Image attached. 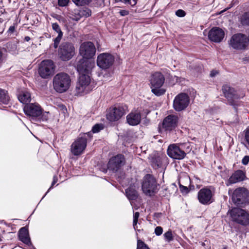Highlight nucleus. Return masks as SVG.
Instances as JSON below:
<instances>
[{
  "mask_svg": "<svg viewBox=\"0 0 249 249\" xmlns=\"http://www.w3.org/2000/svg\"><path fill=\"white\" fill-rule=\"evenodd\" d=\"M25 113L34 121H46L50 117L49 112H42L40 106L37 103L27 104L24 107Z\"/></svg>",
  "mask_w": 249,
  "mask_h": 249,
  "instance_id": "obj_1",
  "label": "nucleus"
},
{
  "mask_svg": "<svg viewBox=\"0 0 249 249\" xmlns=\"http://www.w3.org/2000/svg\"><path fill=\"white\" fill-rule=\"evenodd\" d=\"M71 79L70 76L64 72L56 74L53 78V86L56 91L63 93L66 91L70 88Z\"/></svg>",
  "mask_w": 249,
  "mask_h": 249,
  "instance_id": "obj_2",
  "label": "nucleus"
},
{
  "mask_svg": "<svg viewBox=\"0 0 249 249\" xmlns=\"http://www.w3.org/2000/svg\"><path fill=\"white\" fill-rule=\"evenodd\" d=\"M151 91L157 96L164 94L165 90L161 88L164 82V76L159 72L153 73L150 78Z\"/></svg>",
  "mask_w": 249,
  "mask_h": 249,
  "instance_id": "obj_3",
  "label": "nucleus"
},
{
  "mask_svg": "<svg viewBox=\"0 0 249 249\" xmlns=\"http://www.w3.org/2000/svg\"><path fill=\"white\" fill-rule=\"evenodd\" d=\"M93 89L91 84V79L89 74L80 75L76 86V94L78 95L87 94Z\"/></svg>",
  "mask_w": 249,
  "mask_h": 249,
  "instance_id": "obj_4",
  "label": "nucleus"
},
{
  "mask_svg": "<svg viewBox=\"0 0 249 249\" xmlns=\"http://www.w3.org/2000/svg\"><path fill=\"white\" fill-rule=\"evenodd\" d=\"M90 133H85L80 136L72 143L71 152L74 156L80 155L85 150L87 143L88 137H90Z\"/></svg>",
  "mask_w": 249,
  "mask_h": 249,
  "instance_id": "obj_5",
  "label": "nucleus"
},
{
  "mask_svg": "<svg viewBox=\"0 0 249 249\" xmlns=\"http://www.w3.org/2000/svg\"><path fill=\"white\" fill-rule=\"evenodd\" d=\"M127 107L125 105H116L110 107L107 114V118L111 122L119 120L124 115Z\"/></svg>",
  "mask_w": 249,
  "mask_h": 249,
  "instance_id": "obj_6",
  "label": "nucleus"
},
{
  "mask_svg": "<svg viewBox=\"0 0 249 249\" xmlns=\"http://www.w3.org/2000/svg\"><path fill=\"white\" fill-rule=\"evenodd\" d=\"M142 189L146 195L151 196L156 192L157 183L154 177L150 174L146 175L143 179Z\"/></svg>",
  "mask_w": 249,
  "mask_h": 249,
  "instance_id": "obj_7",
  "label": "nucleus"
},
{
  "mask_svg": "<svg viewBox=\"0 0 249 249\" xmlns=\"http://www.w3.org/2000/svg\"><path fill=\"white\" fill-rule=\"evenodd\" d=\"M75 54V48L72 43L64 42L59 46L58 54L63 61L71 59Z\"/></svg>",
  "mask_w": 249,
  "mask_h": 249,
  "instance_id": "obj_8",
  "label": "nucleus"
},
{
  "mask_svg": "<svg viewBox=\"0 0 249 249\" xmlns=\"http://www.w3.org/2000/svg\"><path fill=\"white\" fill-rule=\"evenodd\" d=\"M232 220L242 225L249 224V213L244 210L240 208H233L230 212Z\"/></svg>",
  "mask_w": 249,
  "mask_h": 249,
  "instance_id": "obj_9",
  "label": "nucleus"
},
{
  "mask_svg": "<svg viewBox=\"0 0 249 249\" xmlns=\"http://www.w3.org/2000/svg\"><path fill=\"white\" fill-rule=\"evenodd\" d=\"M232 199L237 205L245 204L249 202V192L245 188H238L233 191Z\"/></svg>",
  "mask_w": 249,
  "mask_h": 249,
  "instance_id": "obj_10",
  "label": "nucleus"
},
{
  "mask_svg": "<svg viewBox=\"0 0 249 249\" xmlns=\"http://www.w3.org/2000/svg\"><path fill=\"white\" fill-rule=\"evenodd\" d=\"M151 166L155 169L163 168L168 163V158L164 154L155 153L148 157Z\"/></svg>",
  "mask_w": 249,
  "mask_h": 249,
  "instance_id": "obj_11",
  "label": "nucleus"
},
{
  "mask_svg": "<svg viewBox=\"0 0 249 249\" xmlns=\"http://www.w3.org/2000/svg\"><path fill=\"white\" fill-rule=\"evenodd\" d=\"M214 191L210 188L204 187L198 192L197 198L203 205H209L214 201Z\"/></svg>",
  "mask_w": 249,
  "mask_h": 249,
  "instance_id": "obj_12",
  "label": "nucleus"
},
{
  "mask_svg": "<svg viewBox=\"0 0 249 249\" xmlns=\"http://www.w3.org/2000/svg\"><path fill=\"white\" fill-rule=\"evenodd\" d=\"M96 48L94 44L90 41L82 43L79 48V54L84 59L92 58L95 54Z\"/></svg>",
  "mask_w": 249,
  "mask_h": 249,
  "instance_id": "obj_13",
  "label": "nucleus"
},
{
  "mask_svg": "<svg viewBox=\"0 0 249 249\" xmlns=\"http://www.w3.org/2000/svg\"><path fill=\"white\" fill-rule=\"evenodd\" d=\"M54 65L53 61L45 60L42 61L39 66L38 73L43 78H47L53 74Z\"/></svg>",
  "mask_w": 249,
  "mask_h": 249,
  "instance_id": "obj_14",
  "label": "nucleus"
},
{
  "mask_svg": "<svg viewBox=\"0 0 249 249\" xmlns=\"http://www.w3.org/2000/svg\"><path fill=\"white\" fill-rule=\"evenodd\" d=\"M190 98L188 95L184 93H180L176 96L173 102V107L175 110L180 111L185 109L189 105Z\"/></svg>",
  "mask_w": 249,
  "mask_h": 249,
  "instance_id": "obj_15",
  "label": "nucleus"
},
{
  "mask_svg": "<svg viewBox=\"0 0 249 249\" xmlns=\"http://www.w3.org/2000/svg\"><path fill=\"white\" fill-rule=\"evenodd\" d=\"M248 43V39L246 36L241 34L233 35L230 40V45L235 49H244Z\"/></svg>",
  "mask_w": 249,
  "mask_h": 249,
  "instance_id": "obj_16",
  "label": "nucleus"
},
{
  "mask_svg": "<svg viewBox=\"0 0 249 249\" xmlns=\"http://www.w3.org/2000/svg\"><path fill=\"white\" fill-rule=\"evenodd\" d=\"M114 58L112 55L108 53H100L97 58V66L102 69H107L113 64Z\"/></svg>",
  "mask_w": 249,
  "mask_h": 249,
  "instance_id": "obj_17",
  "label": "nucleus"
},
{
  "mask_svg": "<svg viewBox=\"0 0 249 249\" xmlns=\"http://www.w3.org/2000/svg\"><path fill=\"white\" fill-rule=\"evenodd\" d=\"M183 144L178 145L177 144H170L167 150L168 155L174 159L182 160L186 156L185 152L180 147Z\"/></svg>",
  "mask_w": 249,
  "mask_h": 249,
  "instance_id": "obj_18",
  "label": "nucleus"
},
{
  "mask_svg": "<svg viewBox=\"0 0 249 249\" xmlns=\"http://www.w3.org/2000/svg\"><path fill=\"white\" fill-rule=\"evenodd\" d=\"M94 67V63L89 60L81 59L77 64V70L80 75L89 74Z\"/></svg>",
  "mask_w": 249,
  "mask_h": 249,
  "instance_id": "obj_19",
  "label": "nucleus"
},
{
  "mask_svg": "<svg viewBox=\"0 0 249 249\" xmlns=\"http://www.w3.org/2000/svg\"><path fill=\"white\" fill-rule=\"evenodd\" d=\"M125 163L124 157L119 154L111 158L108 163V168L113 172L118 171Z\"/></svg>",
  "mask_w": 249,
  "mask_h": 249,
  "instance_id": "obj_20",
  "label": "nucleus"
},
{
  "mask_svg": "<svg viewBox=\"0 0 249 249\" xmlns=\"http://www.w3.org/2000/svg\"><path fill=\"white\" fill-rule=\"evenodd\" d=\"M224 35V32L221 29L213 27L209 32L208 38L211 41L219 43L222 40Z\"/></svg>",
  "mask_w": 249,
  "mask_h": 249,
  "instance_id": "obj_21",
  "label": "nucleus"
},
{
  "mask_svg": "<svg viewBox=\"0 0 249 249\" xmlns=\"http://www.w3.org/2000/svg\"><path fill=\"white\" fill-rule=\"evenodd\" d=\"M178 118L175 115H169L165 117L162 122V127L166 130H171L178 125Z\"/></svg>",
  "mask_w": 249,
  "mask_h": 249,
  "instance_id": "obj_22",
  "label": "nucleus"
},
{
  "mask_svg": "<svg viewBox=\"0 0 249 249\" xmlns=\"http://www.w3.org/2000/svg\"><path fill=\"white\" fill-rule=\"evenodd\" d=\"M246 178V174L242 170H238L235 171L231 176L230 178L226 182L227 186L241 182Z\"/></svg>",
  "mask_w": 249,
  "mask_h": 249,
  "instance_id": "obj_23",
  "label": "nucleus"
},
{
  "mask_svg": "<svg viewBox=\"0 0 249 249\" xmlns=\"http://www.w3.org/2000/svg\"><path fill=\"white\" fill-rule=\"evenodd\" d=\"M222 91L225 97L231 102L234 99H238L239 96L237 95L235 89L228 85H224L222 87Z\"/></svg>",
  "mask_w": 249,
  "mask_h": 249,
  "instance_id": "obj_24",
  "label": "nucleus"
},
{
  "mask_svg": "<svg viewBox=\"0 0 249 249\" xmlns=\"http://www.w3.org/2000/svg\"><path fill=\"white\" fill-rule=\"evenodd\" d=\"M141 120V115L139 112H131L126 116L127 123L132 126L138 124Z\"/></svg>",
  "mask_w": 249,
  "mask_h": 249,
  "instance_id": "obj_25",
  "label": "nucleus"
},
{
  "mask_svg": "<svg viewBox=\"0 0 249 249\" xmlns=\"http://www.w3.org/2000/svg\"><path fill=\"white\" fill-rule=\"evenodd\" d=\"M19 238L24 244L29 245L31 240L29 235L28 229L26 227L21 228L19 231Z\"/></svg>",
  "mask_w": 249,
  "mask_h": 249,
  "instance_id": "obj_26",
  "label": "nucleus"
},
{
  "mask_svg": "<svg viewBox=\"0 0 249 249\" xmlns=\"http://www.w3.org/2000/svg\"><path fill=\"white\" fill-rule=\"evenodd\" d=\"M19 101L23 104H26L31 101V94L27 90H23L18 95Z\"/></svg>",
  "mask_w": 249,
  "mask_h": 249,
  "instance_id": "obj_27",
  "label": "nucleus"
},
{
  "mask_svg": "<svg viewBox=\"0 0 249 249\" xmlns=\"http://www.w3.org/2000/svg\"><path fill=\"white\" fill-rule=\"evenodd\" d=\"M125 194L129 200H136L138 197V193L135 189L129 187L125 190Z\"/></svg>",
  "mask_w": 249,
  "mask_h": 249,
  "instance_id": "obj_28",
  "label": "nucleus"
},
{
  "mask_svg": "<svg viewBox=\"0 0 249 249\" xmlns=\"http://www.w3.org/2000/svg\"><path fill=\"white\" fill-rule=\"evenodd\" d=\"M9 100V97L7 91L0 89V104H7Z\"/></svg>",
  "mask_w": 249,
  "mask_h": 249,
  "instance_id": "obj_29",
  "label": "nucleus"
},
{
  "mask_svg": "<svg viewBox=\"0 0 249 249\" xmlns=\"http://www.w3.org/2000/svg\"><path fill=\"white\" fill-rule=\"evenodd\" d=\"M240 21L243 25L249 26V12H246L242 15Z\"/></svg>",
  "mask_w": 249,
  "mask_h": 249,
  "instance_id": "obj_30",
  "label": "nucleus"
},
{
  "mask_svg": "<svg viewBox=\"0 0 249 249\" xmlns=\"http://www.w3.org/2000/svg\"><path fill=\"white\" fill-rule=\"evenodd\" d=\"M77 6H82L89 5L92 0H71Z\"/></svg>",
  "mask_w": 249,
  "mask_h": 249,
  "instance_id": "obj_31",
  "label": "nucleus"
},
{
  "mask_svg": "<svg viewBox=\"0 0 249 249\" xmlns=\"http://www.w3.org/2000/svg\"><path fill=\"white\" fill-rule=\"evenodd\" d=\"M244 145L245 147L248 148L249 147V126L244 131Z\"/></svg>",
  "mask_w": 249,
  "mask_h": 249,
  "instance_id": "obj_32",
  "label": "nucleus"
},
{
  "mask_svg": "<svg viewBox=\"0 0 249 249\" xmlns=\"http://www.w3.org/2000/svg\"><path fill=\"white\" fill-rule=\"evenodd\" d=\"M6 47L9 52L14 53L17 50V45L15 42H8L7 43Z\"/></svg>",
  "mask_w": 249,
  "mask_h": 249,
  "instance_id": "obj_33",
  "label": "nucleus"
},
{
  "mask_svg": "<svg viewBox=\"0 0 249 249\" xmlns=\"http://www.w3.org/2000/svg\"><path fill=\"white\" fill-rule=\"evenodd\" d=\"M91 10L88 8H85L79 11V14L80 17H88L91 15Z\"/></svg>",
  "mask_w": 249,
  "mask_h": 249,
  "instance_id": "obj_34",
  "label": "nucleus"
},
{
  "mask_svg": "<svg viewBox=\"0 0 249 249\" xmlns=\"http://www.w3.org/2000/svg\"><path fill=\"white\" fill-rule=\"evenodd\" d=\"M62 36H63V34H58L57 36L54 39V40H53L54 42L53 44V46L54 49L57 48V47L59 45V44L62 39Z\"/></svg>",
  "mask_w": 249,
  "mask_h": 249,
  "instance_id": "obj_35",
  "label": "nucleus"
},
{
  "mask_svg": "<svg viewBox=\"0 0 249 249\" xmlns=\"http://www.w3.org/2000/svg\"><path fill=\"white\" fill-rule=\"evenodd\" d=\"M165 239L168 242L173 240V235L171 231H168L164 234Z\"/></svg>",
  "mask_w": 249,
  "mask_h": 249,
  "instance_id": "obj_36",
  "label": "nucleus"
},
{
  "mask_svg": "<svg viewBox=\"0 0 249 249\" xmlns=\"http://www.w3.org/2000/svg\"><path fill=\"white\" fill-rule=\"evenodd\" d=\"M139 215H140V214H139V212H136L134 214L133 226L135 229H136V227L137 223H138V220Z\"/></svg>",
  "mask_w": 249,
  "mask_h": 249,
  "instance_id": "obj_37",
  "label": "nucleus"
},
{
  "mask_svg": "<svg viewBox=\"0 0 249 249\" xmlns=\"http://www.w3.org/2000/svg\"><path fill=\"white\" fill-rule=\"evenodd\" d=\"M102 129L103 126L102 124H96L92 127V131L93 133H97Z\"/></svg>",
  "mask_w": 249,
  "mask_h": 249,
  "instance_id": "obj_38",
  "label": "nucleus"
},
{
  "mask_svg": "<svg viewBox=\"0 0 249 249\" xmlns=\"http://www.w3.org/2000/svg\"><path fill=\"white\" fill-rule=\"evenodd\" d=\"M52 28L53 30H54L56 32L58 33V34H63L59 25L57 23H53L52 24Z\"/></svg>",
  "mask_w": 249,
  "mask_h": 249,
  "instance_id": "obj_39",
  "label": "nucleus"
},
{
  "mask_svg": "<svg viewBox=\"0 0 249 249\" xmlns=\"http://www.w3.org/2000/svg\"><path fill=\"white\" fill-rule=\"evenodd\" d=\"M146 245L142 240H138L137 249H143Z\"/></svg>",
  "mask_w": 249,
  "mask_h": 249,
  "instance_id": "obj_40",
  "label": "nucleus"
},
{
  "mask_svg": "<svg viewBox=\"0 0 249 249\" xmlns=\"http://www.w3.org/2000/svg\"><path fill=\"white\" fill-rule=\"evenodd\" d=\"M70 0H58V4L60 6L64 7L67 5Z\"/></svg>",
  "mask_w": 249,
  "mask_h": 249,
  "instance_id": "obj_41",
  "label": "nucleus"
},
{
  "mask_svg": "<svg viewBox=\"0 0 249 249\" xmlns=\"http://www.w3.org/2000/svg\"><path fill=\"white\" fill-rule=\"evenodd\" d=\"M176 15L178 17H184L186 13L183 10L178 9L176 12Z\"/></svg>",
  "mask_w": 249,
  "mask_h": 249,
  "instance_id": "obj_42",
  "label": "nucleus"
},
{
  "mask_svg": "<svg viewBox=\"0 0 249 249\" xmlns=\"http://www.w3.org/2000/svg\"><path fill=\"white\" fill-rule=\"evenodd\" d=\"M162 228L160 226L156 227L155 229V233L157 236L160 235L162 234Z\"/></svg>",
  "mask_w": 249,
  "mask_h": 249,
  "instance_id": "obj_43",
  "label": "nucleus"
},
{
  "mask_svg": "<svg viewBox=\"0 0 249 249\" xmlns=\"http://www.w3.org/2000/svg\"><path fill=\"white\" fill-rule=\"evenodd\" d=\"M179 188L181 192L183 193L187 194L189 191L188 188L187 187L184 186L181 184H179Z\"/></svg>",
  "mask_w": 249,
  "mask_h": 249,
  "instance_id": "obj_44",
  "label": "nucleus"
},
{
  "mask_svg": "<svg viewBox=\"0 0 249 249\" xmlns=\"http://www.w3.org/2000/svg\"><path fill=\"white\" fill-rule=\"evenodd\" d=\"M123 2L126 4H129L131 6H134L136 4L135 0H124Z\"/></svg>",
  "mask_w": 249,
  "mask_h": 249,
  "instance_id": "obj_45",
  "label": "nucleus"
},
{
  "mask_svg": "<svg viewBox=\"0 0 249 249\" xmlns=\"http://www.w3.org/2000/svg\"><path fill=\"white\" fill-rule=\"evenodd\" d=\"M249 162V156H245L242 160V163L244 165H247Z\"/></svg>",
  "mask_w": 249,
  "mask_h": 249,
  "instance_id": "obj_46",
  "label": "nucleus"
},
{
  "mask_svg": "<svg viewBox=\"0 0 249 249\" xmlns=\"http://www.w3.org/2000/svg\"><path fill=\"white\" fill-rule=\"evenodd\" d=\"M119 13L122 16H125L129 14V12L125 10H121Z\"/></svg>",
  "mask_w": 249,
  "mask_h": 249,
  "instance_id": "obj_47",
  "label": "nucleus"
},
{
  "mask_svg": "<svg viewBox=\"0 0 249 249\" xmlns=\"http://www.w3.org/2000/svg\"><path fill=\"white\" fill-rule=\"evenodd\" d=\"M15 31V27L14 26H11L9 29L8 30L7 32L9 33H13Z\"/></svg>",
  "mask_w": 249,
  "mask_h": 249,
  "instance_id": "obj_48",
  "label": "nucleus"
},
{
  "mask_svg": "<svg viewBox=\"0 0 249 249\" xmlns=\"http://www.w3.org/2000/svg\"><path fill=\"white\" fill-rule=\"evenodd\" d=\"M57 177L56 176H54L53 178V181L52 182V185L49 190H50L51 189V188L54 185V184L57 182ZM49 191V190H48V192Z\"/></svg>",
  "mask_w": 249,
  "mask_h": 249,
  "instance_id": "obj_49",
  "label": "nucleus"
},
{
  "mask_svg": "<svg viewBox=\"0 0 249 249\" xmlns=\"http://www.w3.org/2000/svg\"><path fill=\"white\" fill-rule=\"evenodd\" d=\"M217 72L216 71H212L210 73V75L211 77H213L217 74Z\"/></svg>",
  "mask_w": 249,
  "mask_h": 249,
  "instance_id": "obj_50",
  "label": "nucleus"
},
{
  "mask_svg": "<svg viewBox=\"0 0 249 249\" xmlns=\"http://www.w3.org/2000/svg\"><path fill=\"white\" fill-rule=\"evenodd\" d=\"M25 39L26 41H28L30 39V38L29 36H26Z\"/></svg>",
  "mask_w": 249,
  "mask_h": 249,
  "instance_id": "obj_51",
  "label": "nucleus"
},
{
  "mask_svg": "<svg viewBox=\"0 0 249 249\" xmlns=\"http://www.w3.org/2000/svg\"><path fill=\"white\" fill-rule=\"evenodd\" d=\"M143 249H150L146 245V247Z\"/></svg>",
  "mask_w": 249,
  "mask_h": 249,
  "instance_id": "obj_52",
  "label": "nucleus"
},
{
  "mask_svg": "<svg viewBox=\"0 0 249 249\" xmlns=\"http://www.w3.org/2000/svg\"><path fill=\"white\" fill-rule=\"evenodd\" d=\"M2 19L1 18H0V22H2Z\"/></svg>",
  "mask_w": 249,
  "mask_h": 249,
  "instance_id": "obj_53",
  "label": "nucleus"
},
{
  "mask_svg": "<svg viewBox=\"0 0 249 249\" xmlns=\"http://www.w3.org/2000/svg\"><path fill=\"white\" fill-rule=\"evenodd\" d=\"M119 1H121V2H123V1H124V0H119Z\"/></svg>",
  "mask_w": 249,
  "mask_h": 249,
  "instance_id": "obj_54",
  "label": "nucleus"
}]
</instances>
